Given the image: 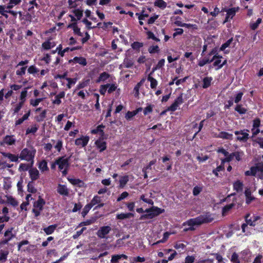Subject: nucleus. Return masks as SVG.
Masks as SVG:
<instances>
[{
  "instance_id": "1",
  "label": "nucleus",
  "mask_w": 263,
  "mask_h": 263,
  "mask_svg": "<svg viewBox=\"0 0 263 263\" xmlns=\"http://www.w3.org/2000/svg\"><path fill=\"white\" fill-rule=\"evenodd\" d=\"M212 215L209 213L201 215L199 216L191 219L187 221L188 226L201 225L203 223H210L213 220Z\"/></svg>"
},
{
  "instance_id": "2",
  "label": "nucleus",
  "mask_w": 263,
  "mask_h": 263,
  "mask_svg": "<svg viewBox=\"0 0 263 263\" xmlns=\"http://www.w3.org/2000/svg\"><path fill=\"white\" fill-rule=\"evenodd\" d=\"M69 159L70 157L66 158L65 156L60 157L56 159V164L63 176H66L68 174L70 166Z\"/></svg>"
},
{
  "instance_id": "3",
  "label": "nucleus",
  "mask_w": 263,
  "mask_h": 263,
  "mask_svg": "<svg viewBox=\"0 0 263 263\" xmlns=\"http://www.w3.org/2000/svg\"><path fill=\"white\" fill-rule=\"evenodd\" d=\"M164 212V209H161L157 206H152L145 210L146 214L141 216L140 219H152Z\"/></svg>"
},
{
  "instance_id": "4",
  "label": "nucleus",
  "mask_w": 263,
  "mask_h": 263,
  "mask_svg": "<svg viewBox=\"0 0 263 263\" xmlns=\"http://www.w3.org/2000/svg\"><path fill=\"white\" fill-rule=\"evenodd\" d=\"M35 152V150H29L27 148H24L21 152L20 158L22 159H25L28 161H32Z\"/></svg>"
},
{
  "instance_id": "5",
  "label": "nucleus",
  "mask_w": 263,
  "mask_h": 263,
  "mask_svg": "<svg viewBox=\"0 0 263 263\" xmlns=\"http://www.w3.org/2000/svg\"><path fill=\"white\" fill-rule=\"evenodd\" d=\"M249 132L248 129L235 131L234 134L237 136L236 140L242 142H246L249 138V135L247 133Z\"/></svg>"
},
{
  "instance_id": "6",
  "label": "nucleus",
  "mask_w": 263,
  "mask_h": 263,
  "mask_svg": "<svg viewBox=\"0 0 263 263\" xmlns=\"http://www.w3.org/2000/svg\"><path fill=\"white\" fill-rule=\"evenodd\" d=\"M111 229L109 226L101 227L98 231L97 234L101 238H107L106 235L110 232Z\"/></svg>"
},
{
  "instance_id": "7",
  "label": "nucleus",
  "mask_w": 263,
  "mask_h": 263,
  "mask_svg": "<svg viewBox=\"0 0 263 263\" xmlns=\"http://www.w3.org/2000/svg\"><path fill=\"white\" fill-rule=\"evenodd\" d=\"M237 8H232L229 9H223V11L227 12V16L226 17L224 23L229 21V18H232L235 15L236 11L238 10Z\"/></svg>"
},
{
  "instance_id": "8",
  "label": "nucleus",
  "mask_w": 263,
  "mask_h": 263,
  "mask_svg": "<svg viewBox=\"0 0 263 263\" xmlns=\"http://www.w3.org/2000/svg\"><path fill=\"white\" fill-rule=\"evenodd\" d=\"M182 94H181L174 101V102L169 107L168 109L171 111H174L178 106L183 103Z\"/></svg>"
},
{
  "instance_id": "9",
  "label": "nucleus",
  "mask_w": 263,
  "mask_h": 263,
  "mask_svg": "<svg viewBox=\"0 0 263 263\" xmlns=\"http://www.w3.org/2000/svg\"><path fill=\"white\" fill-rule=\"evenodd\" d=\"M256 174L258 173V176L261 179H263V163L259 162L255 164L254 166Z\"/></svg>"
},
{
  "instance_id": "10",
  "label": "nucleus",
  "mask_w": 263,
  "mask_h": 263,
  "mask_svg": "<svg viewBox=\"0 0 263 263\" xmlns=\"http://www.w3.org/2000/svg\"><path fill=\"white\" fill-rule=\"evenodd\" d=\"M15 142V139L14 136H6L4 139L3 141L1 142V145L5 144L12 145L14 144Z\"/></svg>"
},
{
  "instance_id": "11",
  "label": "nucleus",
  "mask_w": 263,
  "mask_h": 263,
  "mask_svg": "<svg viewBox=\"0 0 263 263\" xmlns=\"http://www.w3.org/2000/svg\"><path fill=\"white\" fill-rule=\"evenodd\" d=\"M89 138L88 137H82L76 139L75 144L77 145L84 147L87 144Z\"/></svg>"
},
{
  "instance_id": "12",
  "label": "nucleus",
  "mask_w": 263,
  "mask_h": 263,
  "mask_svg": "<svg viewBox=\"0 0 263 263\" xmlns=\"http://www.w3.org/2000/svg\"><path fill=\"white\" fill-rule=\"evenodd\" d=\"M57 191L62 195L68 196L69 195L68 190L65 185L59 184Z\"/></svg>"
},
{
  "instance_id": "13",
  "label": "nucleus",
  "mask_w": 263,
  "mask_h": 263,
  "mask_svg": "<svg viewBox=\"0 0 263 263\" xmlns=\"http://www.w3.org/2000/svg\"><path fill=\"white\" fill-rule=\"evenodd\" d=\"M4 237L5 238L1 242V244L2 245L7 243V242L13 237L11 230H7L5 233Z\"/></svg>"
},
{
  "instance_id": "14",
  "label": "nucleus",
  "mask_w": 263,
  "mask_h": 263,
  "mask_svg": "<svg viewBox=\"0 0 263 263\" xmlns=\"http://www.w3.org/2000/svg\"><path fill=\"white\" fill-rule=\"evenodd\" d=\"M27 88H24V89L21 92L20 96V100L21 102L20 103L19 105H17V111L19 110L20 108L21 107L23 103L25 102L26 100V97L27 96Z\"/></svg>"
},
{
  "instance_id": "15",
  "label": "nucleus",
  "mask_w": 263,
  "mask_h": 263,
  "mask_svg": "<svg viewBox=\"0 0 263 263\" xmlns=\"http://www.w3.org/2000/svg\"><path fill=\"white\" fill-rule=\"evenodd\" d=\"M28 63V61L25 60L24 61L20 62L18 64H17V66H22V67L21 68L20 70H17V74L23 75V74H25L27 66H24L26 65Z\"/></svg>"
},
{
  "instance_id": "16",
  "label": "nucleus",
  "mask_w": 263,
  "mask_h": 263,
  "mask_svg": "<svg viewBox=\"0 0 263 263\" xmlns=\"http://www.w3.org/2000/svg\"><path fill=\"white\" fill-rule=\"evenodd\" d=\"M217 137L230 140H233V136L232 134L225 132H220L218 135Z\"/></svg>"
},
{
  "instance_id": "17",
  "label": "nucleus",
  "mask_w": 263,
  "mask_h": 263,
  "mask_svg": "<svg viewBox=\"0 0 263 263\" xmlns=\"http://www.w3.org/2000/svg\"><path fill=\"white\" fill-rule=\"evenodd\" d=\"M97 147L100 149V151L103 152L104 151L106 148V143L105 141H103V140L99 139L96 141L95 142Z\"/></svg>"
},
{
  "instance_id": "18",
  "label": "nucleus",
  "mask_w": 263,
  "mask_h": 263,
  "mask_svg": "<svg viewBox=\"0 0 263 263\" xmlns=\"http://www.w3.org/2000/svg\"><path fill=\"white\" fill-rule=\"evenodd\" d=\"M29 174L32 180H36L39 177V172L36 168H32L29 170Z\"/></svg>"
},
{
  "instance_id": "19",
  "label": "nucleus",
  "mask_w": 263,
  "mask_h": 263,
  "mask_svg": "<svg viewBox=\"0 0 263 263\" xmlns=\"http://www.w3.org/2000/svg\"><path fill=\"white\" fill-rule=\"evenodd\" d=\"M68 180L71 184L78 185L79 187H82L84 185L83 182L79 179L68 178Z\"/></svg>"
},
{
  "instance_id": "20",
  "label": "nucleus",
  "mask_w": 263,
  "mask_h": 263,
  "mask_svg": "<svg viewBox=\"0 0 263 263\" xmlns=\"http://www.w3.org/2000/svg\"><path fill=\"white\" fill-rule=\"evenodd\" d=\"M245 194L246 197V203L248 204L255 199L254 197L251 196V191L249 189L246 190Z\"/></svg>"
},
{
  "instance_id": "21",
  "label": "nucleus",
  "mask_w": 263,
  "mask_h": 263,
  "mask_svg": "<svg viewBox=\"0 0 263 263\" xmlns=\"http://www.w3.org/2000/svg\"><path fill=\"white\" fill-rule=\"evenodd\" d=\"M57 227V226L56 224L50 225L47 228H44L43 230L47 235H50L54 231Z\"/></svg>"
},
{
  "instance_id": "22",
  "label": "nucleus",
  "mask_w": 263,
  "mask_h": 263,
  "mask_svg": "<svg viewBox=\"0 0 263 263\" xmlns=\"http://www.w3.org/2000/svg\"><path fill=\"white\" fill-rule=\"evenodd\" d=\"M65 97V92L64 91L61 92L57 95L55 98V99L53 101V103L57 105H59L61 103L60 99L63 98Z\"/></svg>"
},
{
  "instance_id": "23",
  "label": "nucleus",
  "mask_w": 263,
  "mask_h": 263,
  "mask_svg": "<svg viewBox=\"0 0 263 263\" xmlns=\"http://www.w3.org/2000/svg\"><path fill=\"white\" fill-rule=\"evenodd\" d=\"M217 58H219V57H217V55H215L211 60H209L208 59H203L202 60H201L199 62V65L200 66H203L207 63H211L214 60H215L216 59H217Z\"/></svg>"
},
{
  "instance_id": "24",
  "label": "nucleus",
  "mask_w": 263,
  "mask_h": 263,
  "mask_svg": "<svg viewBox=\"0 0 263 263\" xmlns=\"http://www.w3.org/2000/svg\"><path fill=\"white\" fill-rule=\"evenodd\" d=\"M45 204L44 200L40 198L34 204V206L39 210H42L43 205Z\"/></svg>"
},
{
  "instance_id": "25",
  "label": "nucleus",
  "mask_w": 263,
  "mask_h": 263,
  "mask_svg": "<svg viewBox=\"0 0 263 263\" xmlns=\"http://www.w3.org/2000/svg\"><path fill=\"white\" fill-rule=\"evenodd\" d=\"M233 187L234 189L238 192L242 191L243 189V183L238 180L234 183Z\"/></svg>"
},
{
  "instance_id": "26",
  "label": "nucleus",
  "mask_w": 263,
  "mask_h": 263,
  "mask_svg": "<svg viewBox=\"0 0 263 263\" xmlns=\"http://www.w3.org/2000/svg\"><path fill=\"white\" fill-rule=\"evenodd\" d=\"M147 80L151 82V87L152 89H156L158 82L152 76H148Z\"/></svg>"
},
{
  "instance_id": "27",
  "label": "nucleus",
  "mask_w": 263,
  "mask_h": 263,
  "mask_svg": "<svg viewBox=\"0 0 263 263\" xmlns=\"http://www.w3.org/2000/svg\"><path fill=\"white\" fill-rule=\"evenodd\" d=\"M133 216H134V214L131 213H121V214H118L117 215V218L118 219L122 220V219L129 218H130L131 217H133Z\"/></svg>"
},
{
  "instance_id": "28",
  "label": "nucleus",
  "mask_w": 263,
  "mask_h": 263,
  "mask_svg": "<svg viewBox=\"0 0 263 263\" xmlns=\"http://www.w3.org/2000/svg\"><path fill=\"white\" fill-rule=\"evenodd\" d=\"M212 78L211 77H205L203 80V88H206L211 85Z\"/></svg>"
},
{
  "instance_id": "29",
  "label": "nucleus",
  "mask_w": 263,
  "mask_h": 263,
  "mask_svg": "<svg viewBox=\"0 0 263 263\" xmlns=\"http://www.w3.org/2000/svg\"><path fill=\"white\" fill-rule=\"evenodd\" d=\"M55 45V44L54 42H51L49 40L46 42H45L43 43L42 46L45 49H50L52 47H53Z\"/></svg>"
},
{
  "instance_id": "30",
  "label": "nucleus",
  "mask_w": 263,
  "mask_h": 263,
  "mask_svg": "<svg viewBox=\"0 0 263 263\" xmlns=\"http://www.w3.org/2000/svg\"><path fill=\"white\" fill-rule=\"evenodd\" d=\"M39 167L42 172L48 171V167L47 166V162H46V161L45 160L41 161L39 163Z\"/></svg>"
},
{
  "instance_id": "31",
  "label": "nucleus",
  "mask_w": 263,
  "mask_h": 263,
  "mask_svg": "<svg viewBox=\"0 0 263 263\" xmlns=\"http://www.w3.org/2000/svg\"><path fill=\"white\" fill-rule=\"evenodd\" d=\"M155 6L161 9H164L166 7V3L163 0H156L154 3Z\"/></svg>"
},
{
  "instance_id": "32",
  "label": "nucleus",
  "mask_w": 263,
  "mask_h": 263,
  "mask_svg": "<svg viewBox=\"0 0 263 263\" xmlns=\"http://www.w3.org/2000/svg\"><path fill=\"white\" fill-rule=\"evenodd\" d=\"M73 61L83 66L86 65L87 64L86 59L82 57H75L73 59Z\"/></svg>"
},
{
  "instance_id": "33",
  "label": "nucleus",
  "mask_w": 263,
  "mask_h": 263,
  "mask_svg": "<svg viewBox=\"0 0 263 263\" xmlns=\"http://www.w3.org/2000/svg\"><path fill=\"white\" fill-rule=\"evenodd\" d=\"M3 155L5 157L8 158V159H9L10 161H16V156L14 155L11 154L10 153H3Z\"/></svg>"
},
{
  "instance_id": "34",
  "label": "nucleus",
  "mask_w": 263,
  "mask_h": 263,
  "mask_svg": "<svg viewBox=\"0 0 263 263\" xmlns=\"http://www.w3.org/2000/svg\"><path fill=\"white\" fill-rule=\"evenodd\" d=\"M124 257L125 258H127V256L125 255H113L112 256V258L111 260V261L113 263H116L118 262V261L122 258Z\"/></svg>"
},
{
  "instance_id": "35",
  "label": "nucleus",
  "mask_w": 263,
  "mask_h": 263,
  "mask_svg": "<svg viewBox=\"0 0 263 263\" xmlns=\"http://www.w3.org/2000/svg\"><path fill=\"white\" fill-rule=\"evenodd\" d=\"M104 127V126H103V125H100L96 129H93L91 131V133L94 134H98L99 133H101V134L102 135H103L104 134V132L102 130V128Z\"/></svg>"
},
{
  "instance_id": "36",
  "label": "nucleus",
  "mask_w": 263,
  "mask_h": 263,
  "mask_svg": "<svg viewBox=\"0 0 263 263\" xmlns=\"http://www.w3.org/2000/svg\"><path fill=\"white\" fill-rule=\"evenodd\" d=\"M92 207V205H90L89 203L85 206L81 213L83 217H84L87 215Z\"/></svg>"
},
{
  "instance_id": "37",
  "label": "nucleus",
  "mask_w": 263,
  "mask_h": 263,
  "mask_svg": "<svg viewBox=\"0 0 263 263\" xmlns=\"http://www.w3.org/2000/svg\"><path fill=\"white\" fill-rule=\"evenodd\" d=\"M235 205L234 203H231L228 204L224 206L222 209V214L224 215L228 211H229Z\"/></svg>"
},
{
  "instance_id": "38",
  "label": "nucleus",
  "mask_w": 263,
  "mask_h": 263,
  "mask_svg": "<svg viewBox=\"0 0 263 263\" xmlns=\"http://www.w3.org/2000/svg\"><path fill=\"white\" fill-rule=\"evenodd\" d=\"M128 176H125L121 177L120 179V183L121 187H123L128 182Z\"/></svg>"
},
{
  "instance_id": "39",
  "label": "nucleus",
  "mask_w": 263,
  "mask_h": 263,
  "mask_svg": "<svg viewBox=\"0 0 263 263\" xmlns=\"http://www.w3.org/2000/svg\"><path fill=\"white\" fill-rule=\"evenodd\" d=\"M202 191V186H196L193 188V194L194 196H197Z\"/></svg>"
},
{
  "instance_id": "40",
  "label": "nucleus",
  "mask_w": 263,
  "mask_h": 263,
  "mask_svg": "<svg viewBox=\"0 0 263 263\" xmlns=\"http://www.w3.org/2000/svg\"><path fill=\"white\" fill-rule=\"evenodd\" d=\"M30 111L28 110L27 113H26L22 118L17 120V125L22 124L25 120H27L28 117L30 115Z\"/></svg>"
},
{
  "instance_id": "41",
  "label": "nucleus",
  "mask_w": 263,
  "mask_h": 263,
  "mask_svg": "<svg viewBox=\"0 0 263 263\" xmlns=\"http://www.w3.org/2000/svg\"><path fill=\"white\" fill-rule=\"evenodd\" d=\"M148 51L150 53H157L159 51V48L157 45L151 46L149 47Z\"/></svg>"
},
{
  "instance_id": "42",
  "label": "nucleus",
  "mask_w": 263,
  "mask_h": 263,
  "mask_svg": "<svg viewBox=\"0 0 263 263\" xmlns=\"http://www.w3.org/2000/svg\"><path fill=\"white\" fill-rule=\"evenodd\" d=\"M8 255V252L7 251H2L0 252V261L4 262L7 259V257Z\"/></svg>"
},
{
  "instance_id": "43",
  "label": "nucleus",
  "mask_w": 263,
  "mask_h": 263,
  "mask_svg": "<svg viewBox=\"0 0 263 263\" xmlns=\"http://www.w3.org/2000/svg\"><path fill=\"white\" fill-rule=\"evenodd\" d=\"M231 261L233 263H239L240 262L238 258V255L236 253L234 252L233 253L231 258Z\"/></svg>"
},
{
  "instance_id": "44",
  "label": "nucleus",
  "mask_w": 263,
  "mask_h": 263,
  "mask_svg": "<svg viewBox=\"0 0 263 263\" xmlns=\"http://www.w3.org/2000/svg\"><path fill=\"white\" fill-rule=\"evenodd\" d=\"M250 216V214H248L246 217V221L247 222V225L249 224L251 226H255L256 225V223H255V220H252L251 219H249V217Z\"/></svg>"
},
{
  "instance_id": "45",
  "label": "nucleus",
  "mask_w": 263,
  "mask_h": 263,
  "mask_svg": "<svg viewBox=\"0 0 263 263\" xmlns=\"http://www.w3.org/2000/svg\"><path fill=\"white\" fill-rule=\"evenodd\" d=\"M233 41V38H231L229 40H228L225 43L222 45V46L220 47V50L223 51L226 48L228 47L231 44L232 42Z\"/></svg>"
},
{
  "instance_id": "46",
  "label": "nucleus",
  "mask_w": 263,
  "mask_h": 263,
  "mask_svg": "<svg viewBox=\"0 0 263 263\" xmlns=\"http://www.w3.org/2000/svg\"><path fill=\"white\" fill-rule=\"evenodd\" d=\"M101 201V199L100 197L98 196H96L93 197V198L91 201V202L89 203L90 205H92V206H93L94 205L100 203Z\"/></svg>"
},
{
  "instance_id": "47",
  "label": "nucleus",
  "mask_w": 263,
  "mask_h": 263,
  "mask_svg": "<svg viewBox=\"0 0 263 263\" xmlns=\"http://www.w3.org/2000/svg\"><path fill=\"white\" fill-rule=\"evenodd\" d=\"M109 77V74L105 72L102 73L99 78L98 82L104 81Z\"/></svg>"
},
{
  "instance_id": "48",
  "label": "nucleus",
  "mask_w": 263,
  "mask_h": 263,
  "mask_svg": "<svg viewBox=\"0 0 263 263\" xmlns=\"http://www.w3.org/2000/svg\"><path fill=\"white\" fill-rule=\"evenodd\" d=\"M73 13L77 17L78 20H80L83 15V11L79 9H76L73 10Z\"/></svg>"
},
{
  "instance_id": "49",
  "label": "nucleus",
  "mask_w": 263,
  "mask_h": 263,
  "mask_svg": "<svg viewBox=\"0 0 263 263\" xmlns=\"http://www.w3.org/2000/svg\"><path fill=\"white\" fill-rule=\"evenodd\" d=\"M66 80L68 81V84L67 85V87L68 88H71V85L74 84L76 83L77 79H71V78H66Z\"/></svg>"
},
{
  "instance_id": "50",
  "label": "nucleus",
  "mask_w": 263,
  "mask_h": 263,
  "mask_svg": "<svg viewBox=\"0 0 263 263\" xmlns=\"http://www.w3.org/2000/svg\"><path fill=\"white\" fill-rule=\"evenodd\" d=\"M43 101V98H39L35 100H31L30 104L33 106H36L39 105V103Z\"/></svg>"
},
{
  "instance_id": "51",
  "label": "nucleus",
  "mask_w": 263,
  "mask_h": 263,
  "mask_svg": "<svg viewBox=\"0 0 263 263\" xmlns=\"http://www.w3.org/2000/svg\"><path fill=\"white\" fill-rule=\"evenodd\" d=\"M245 175L246 176H255V171L254 168V166L251 167L250 171H247L245 172Z\"/></svg>"
},
{
  "instance_id": "52",
  "label": "nucleus",
  "mask_w": 263,
  "mask_h": 263,
  "mask_svg": "<svg viewBox=\"0 0 263 263\" xmlns=\"http://www.w3.org/2000/svg\"><path fill=\"white\" fill-rule=\"evenodd\" d=\"M235 110L238 111L240 114H245L246 112V109L242 107L240 105H238L235 107Z\"/></svg>"
},
{
  "instance_id": "53",
  "label": "nucleus",
  "mask_w": 263,
  "mask_h": 263,
  "mask_svg": "<svg viewBox=\"0 0 263 263\" xmlns=\"http://www.w3.org/2000/svg\"><path fill=\"white\" fill-rule=\"evenodd\" d=\"M147 34L148 39H152L156 42L160 41V40L158 38L156 37L152 32L148 31L147 32Z\"/></svg>"
},
{
  "instance_id": "54",
  "label": "nucleus",
  "mask_w": 263,
  "mask_h": 263,
  "mask_svg": "<svg viewBox=\"0 0 263 263\" xmlns=\"http://www.w3.org/2000/svg\"><path fill=\"white\" fill-rule=\"evenodd\" d=\"M63 146V142L61 140H59L55 145V148L58 150V152H60Z\"/></svg>"
},
{
  "instance_id": "55",
  "label": "nucleus",
  "mask_w": 263,
  "mask_h": 263,
  "mask_svg": "<svg viewBox=\"0 0 263 263\" xmlns=\"http://www.w3.org/2000/svg\"><path fill=\"white\" fill-rule=\"evenodd\" d=\"M140 199L142 200L144 202L148 203L149 204L153 205L154 203V202L152 199L145 198L144 195H142L141 196Z\"/></svg>"
},
{
  "instance_id": "56",
  "label": "nucleus",
  "mask_w": 263,
  "mask_h": 263,
  "mask_svg": "<svg viewBox=\"0 0 263 263\" xmlns=\"http://www.w3.org/2000/svg\"><path fill=\"white\" fill-rule=\"evenodd\" d=\"M29 165L27 164H21L19 167L20 171H26L28 170Z\"/></svg>"
},
{
  "instance_id": "57",
  "label": "nucleus",
  "mask_w": 263,
  "mask_h": 263,
  "mask_svg": "<svg viewBox=\"0 0 263 263\" xmlns=\"http://www.w3.org/2000/svg\"><path fill=\"white\" fill-rule=\"evenodd\" d=\"M243 153L242 152H234L233 153V156H234V157H235L237 161H240L241 160V157L242 156Z\"/></svg>"
},
{
  "instance_id": "58",
  "label": "nucleus",
  "mask_w": 263,
  "mask_h": 263,
  "mask_svg": "<svg viewBox=\"0 0 263 263\" xmlns=\"http://www.w3.org/2000/svg\"><path fill=\"white\" fill-rule=\"evenodd\" d=\"M226 158L222 160V163H224V162H230L234 158V156H233V153L231 154H229V155L226 156Z\"/></svg>"
},
{
  "instance_id": "59",
  "label": "nucleus",
  "mask_w": 263,
  "mask_h": 263,
  "mask_svg": "<svg viewBox=\"0 0 263 263\" xmlns=\"http://www.w3.org/2000/svg\"><path fill=\"white\" fill-rule=\"evenodd\" d=\"M261 22V19L260 18H258L256 23H253L251 25V28L253 29V30H255L256 29L258 26V25Z\"/></svg>"
},
{
  "instance_id": "60",
  "label": "nucleus",
  "mask_w": 263,
  "mask_h": 263,
  "mask_svg": "<svg viewBox=\"0 0 263 263\" xmlns=\"http://www.w3.org/2000/svg\"><path fill=\"white\" fill-rule=\"evenodd\" d=\"M128 196V193L127 192H123L121 195L118 198L117 201H120L125 199Z\"/></svg>"
},
{
  "instance_id": "61",
  "label": "nucleus",
  "mask_w": 263,
  "mask_h": 263,
  "mask_svg": "<svg viewBox=\"0 0 263 263\" xmlns=\"http://www.w3.org/2000/svg\"><path fill=\"white\" fill-rule=\"evenodd\" d=\"M142 46H143L142 43L137 42H134L132 45L133 48L134 49H138L140 47H142Z\"/></svg>"
},
{
  "instance_id": "62",
  "label": "nucleus",
  "mask_w": 263,
  "mask_h": 263,
  "mask_svg": "<svg viewBox=\"0 0 263 263\" xmlns=\"http://www.w3.org/2000/svg\"><path fill=\"white\" fill-rule=\"evenodd\" d=\"M195 260V257L193 256H187L185 259V263H193Z\"/></svg>"
},
{
  "instance_id": "63",
  "label": "nucleus",
  "mask_w": 263,
  "mask_h": 263,
  "mask_svg": "<svg viewBox=\"0 0 263 263\" xmlns=\"http://www.w3.org/2000/svg\"><path fill=\"white\" fill-rule=\"evenodd\" d=\"M153 110V106L149 105L147 106L145 108L144 110V114L145 115L148 114V113H150Z\"/></svg>"
},
{
  "instance_id": "64",
  "label": "nucleus",
  "mask_w": 263,
  "mask_h": 263,
  "mask_svg": "<svg viewBox=\"0 0 263 263\" xmlns=\"http://www.w3.org/2000/svg\"><path fill=\"white\" fill-rule=\"evenodd\" d=\"M37 130V127L36 126L32 127L31 128H27L26 130V134H28L30 133H35L36 132Z\"/></svg>"
}]
</instances>
